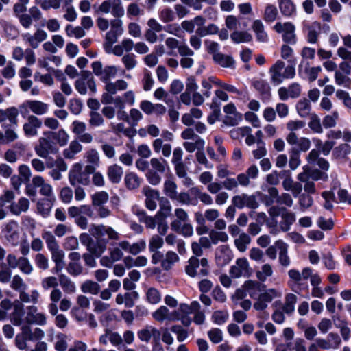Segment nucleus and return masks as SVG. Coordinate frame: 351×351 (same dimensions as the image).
Listing matches in <instances>:
<instances>
[{"instance_id":"obj_1","label":"nucleus","mask_w":351,"mask_h":351,"mask_svg":"<svg viewBox=\"0 0 351 351\" xmlns=\"http://www.w3.org/2000/svg\"><path fill=\"white\" fill-rule=\"evenodd\" d=\"M90 233L97 239L89 245L87 250L96 257H99L106 250L107 241L101 237L106 235L110 240H119L120 234L112 227L104 225L92 224L89 229Z\"/></svg>"},{"instance_id":"obj_2","label":"nucleus","mask_w":351,"mask_h":351,"mask_svg":"<svg viewBox=\"0 0 351 351\" xmlns=\"http://www.w3.org/2000/svg\"><path fill=\"white\" fill-rule=\"evenodd\" d=\"M42 238L45 240L47 249L51 254V259L55 263V267L51 271L53 274L60 273L64 267V252L60 249L55 236L50 231H44Z\"/></svg>"},{"instance_id":"obj_3","label":"nucleus","mask_w":351,"mask_h":351,"mask_svg":"<svg viewBox=\"0 0 351 351\" xmlns=\"http://www.w3.org/2000/svg\"><path fill=\"white\" fill-rule=\"evenodd\" d=\"M175 219L171 222L172 230L184 237H190L193 234V227L190 223L189 217L186 210L177 208L174 210Z\"/></svg>"},{"instance_id":"obj_4","label":"nucleus","mask_w":351,"mask_h":351,"mask_svg":"<svg viewBox=\"0 0 351 351\" xmlns=\"http://www.w3.org/2000/svg\"><path fill=\"white\" fill-rule=\"evenodd\" d=\"M269 74L271 83L277 86L286 79H293L295 75V69L292 65L286 66L283 61L278 60L271 66Z\"/></svg>"},{"instance_id":"obj_5","label":"nucleus","mask_w":351,"mask_h":351,"mask_svg":"<svg viewBox=\"0 0 351 351\" xmlns=\"http://www.w3.org/2000/svg\"><path fill=\"white\" fill-rule=\"evenodd\" d=\"M151 169L146 173L149 184L158 185L161 182L160 174L164 173L169 168L167 162L162 158H152L150 160Z\"/></svg>"},{"instance_id":"obj_6","label":"nucleus","mask_w":351,"mask_h":351,"mask_svg":"<svg viewBox=\"0 0 351 351\" xmlns=\"http://www.w3.org/2000/svg\"><path fill=\"white\" fill-rule=\"evenodd\" d=\"M75 90L79 94L85 95L88 93V89L90 93L95 94L97 92L96 83L92 73L89 71H82L80 76L74 83Z\"/></svg>"},{"instance_id":"obj_7","label":"nucleus","mask_w":351,"mask_h":351,"mask_svg":"<svg viewBox=\"0 0 351 351\" xmlns=\"http://www.w3.org/2000/svg\"><path fill=\"white\" fill-rule=\"evenodd\" d=\"M185 271L191 277L206 276L209 273L207 258H202L199 260L196 256H191L186 265Z\"/></svg>"},{"instance_id":"obj_8","label":"nucleus","mask_w":351,"mask_h":351,"mask_svg":"<svg viewBox=\"0 0 351 351\" xmlns=\"http://www.w3.org/2000/svg\"><path fill=\"white\" fill-rule=\"evenodd\" d=\"M95 8V13L99 14H108L111 12L112 15L115 18H121L125 14V10L122 5L121 0H105L101 5Z\"/></svg>"},{"instance_id":"obj_9","label":"nucleus","mask_w":351,"mask_h":351,"mask_svg":"<svg viewBox=\"0 0 351 351\" xmlns=\"http://www.w3.org/2000/svg\"><path fill=\"white\" fill-rule=\"evenodd\" d=\"M121 247L120 246V242L110 243V246L108 249V256H104L99 260V263L101 266L108 268H111L113 266L114 263L121 260L123 257V252Z\"/></svg>"},{"instance_id":"obj_10","label":"nucleus","mask_w":351,"mask_h":351,"mask_svg":"<svg viewBox=\"0 0 351 351\" xmlns=\"http://www.w3.org/2000/svg\"><path fill=\"white\" fill-rule=\"evenodd\" d=\"M58 150L56 143L49 135L40 138L38 144L35 147L36 154L43 158H47L49 154H56Z\"/></svg>"},{"instance_id":"obj_11","label":"nucleus","mask_w":351,"mask_h":351,"mask_svg":"<svg viewBox=\"0 0 351 351\" xmlns=\"http://www.w3.org/2000/svg\"><path fill=\"white\" fill-rule=\"evenodd\" d=\"M6 261L10 268H19L25 275H30L34 270L29 260L25 256L16 257L14 254H10L7 256Z\"/></svg>"},{"instance_id":"obj_12","label":"nucleus","mask_w":351,"mask_h":351,"mask_svg":"<svg viewBox=\"0 0 351 351\" xmlns=\"http://www.w3.org/2000/svg\"><path fill=\"white\" fill-rule=\"evenodd\" d=\"M274 29L278 34H282V40L291 45L296 43L295 27L291 22H277L274 26Z\"/></svg>"},{"instance_id":"obj_13","label":"nucleus","mask_w":351,"mask_h":351,"mask_svg":"<svg viewBox=\"0 0 351 351\" xmlns=\"http://www.w3.org/2000/svg\"><path fill=\"white\" fill-rule=\"evenodd\" d=\"M109 27L110 28L106 34L104 43H107V45L110 47L117 41L118 38L123 34L124 30L123 27V21L120 18L111 19Z\"/></svg>"},{"instance_id":"obj_14","label":"nucleus","mask_w":351,"mask_h":351,"mask_svg":"<svg viewBox=\"0 0 351 351\" xmlns=\"http://www.w3.org/2000/svg\"><path fill=\"white\" fill-rule=\"evenodd\" d=\"M282 291L276 289H268L261 292L259 298L254 304V308L257 311H263L267 307L268 303L274 299L280 298Z\"/></svg>"},{"instance_id":"obj_15","label":"nucleus","mask_w":351,"mask_h":351,"mask_svg":"<svg viewBox=\"0 0 351 351\" xmlns=\"http://www.w3.org/2000/svg\"><path fill=\"white\" fill-rule=\"evenodd\" d=\"M42 336V330H23L22 332L16 336L15 344L19 350H25L27 341H36Z\"/></svg>"},{"instance_id":"obj_16","label":"nucleus","mask_w":351,"mask_h":351,"mask_svg":"<svg viewBox=\"0 0 351 351\" xmlns=\"http://www.w3.org/2000/svg\"><path fill=\"white\" fill-rule=\"evenodd\" d=\"M69 180L72 186H75L77 184L87 185L89 182V177L82 171V165L80 163L73 165L69 173Z\"/></svg>"},{"instance_id":"obj_17","label":"nucleus","mask_w":351,"mask_h":351,"mask_svg":"<svg viewBox=\"0 0 351 351\" xmlns=\"http://www.w3.org/2000/svg\"><path fill=\"white\" fill-rule=\"evenodd\" d=\"M232 204L239 209L247 207L250 209H256L259 206L256 197L246 193L235 195L232 199Z\"/></svg>"},{"instance_id":"obj_18","label":"nucleus","mask_w":351,"mask_h":351,"mask_svg":"<svg viewBox=\"0 0 351 351\" xmlns=\"http://www.w3.org/2000/svg\"><path fill=\"white\" fill-rule=\"evenodd\" d=\"M4 237L12 245L16 246L19 243L20 232L19 224L15 221H10L5 224L2 230Z\"/></svg>"},{"instance_id":"obj_19","label":"nucleus","mask_w":351,"mask_h":351,"mask_svg":"<svg viewBox=\"0 0 351 351\" xmlns=\"http://www.w3.org/2000/svg\"><path fill=\"white\" fill-rule=\"evenodd\" d=\"M71 317L78 322H86L90 328H96L97 322L93 313H87L84 308L74 306L71 311Z\"/></svg>"},{"instance_id":"obj_20","label":"nucleus","mask_w":351,"mask_h":351,"mask_svg":"<svg viewBox=\"0 0 351 351\" xmlns=\"http://www.w3.org/2000/svg\"><path fill=\"white\" fill-rule=\"evenodd\" d=\"M230 276L233 278L246 277L250 274L249 263L245 258H238L230 269Z\"/></svg>"},{"instance_id":"obj_21","label":"nucleus","mask_w":351,"mask_h":351,"mask_svg":"<svg viewBox=\"0 0 351 351\" xmlns=\"http://www.w3.org/2000/svg\"><path fill=\"white\" fill-rule=\"evenodd\" d=\"M25 320L29 324L44 326L47 323V317L45 314L38 312L36 306H30L27 307Z\"/></svg>"},{"instance_id":"obj_22","label":"nucleus","mask_w":351,"mask_h":351,"mask_svg":"<svg viewBox=\"0 0 351 351\" xmlns=\"http://www.w3.org/2000/svg\"><path fill=\"white\" fill-rule=\"evenodd\" d=\"M42 126V121L35 115H29L27 122L23 124V130L27 137L35 136Z\"/></svg>"},{"instance_id":"obj_23","label":"nucleus","mask_w":351,"mask_h":351,"mask_svg":"<svg viewBox=\"0 0 351 351\" xmlns=\"http://www.w3.org/2000/svg\"><path fill=\"white\" fill-rule=\"evenodd\" d=\"M23 41L28 43L32 49H37L40 44L47 38V34L43 29H37L34 34L25 33L22 35Z\"/></svg>"},{"instance_id":"obj_24","label":"nucleus","mask_w":351,"mask_h":351,"mask_svg":"<svg viewBox=\"0 0 351 351\" xmlns=\"http://www.w3.org/2000/svg\"><path fill=\"white\" fill-rule=\"evenodd\" d=\"M32 184L36 188H40V193L48 197L47 199L55 200L53 188L49 183L45 182L44 178L40 176H36L32 178Z\"/></svg>"},{"instance_id":"obj_25","label":"nucleus","mask_w":351,"mask_h":351,"mask_svg":"<svg viewBox=\"0 0 351 351\" xmlns=\"http://www.w3.org/2000/svg\"><path fill=\"white\" fill-rule=\"evenodd\" d=\"M301 93V87L298 83H292L288 87H280L278 90L279 98L282 101H286L290 98H297Z\"/></svg>"},{"instance_id":"obj_26","label":"nucleus","mask_w":351,"mask_h":351,"mask_svg":"<svg viewBox=\"0 0 351 351\" xmlns=\"http://www.w3.org/2000/svg\"><path fill=\"white\" fill-rule=\"evenodd\" d=\"M19 110L16 107H10L5 110L0 109V123L4 125L8 121L10 125H17Z\"/></svg>"},{"instance_id":"obj_27","label":"nucleus","mask_w":351,"mask_h":351,"mask_svg":"<svg viewBox=\"0 0 351 351\" xmlns=\"http://www.w3.org/2000/svg\"><path fill=\"white\" fill-rule=\"evenodd\" d=\"M243 289L247 295L258 300L261 292L264 291L265 285L258 282L248 280L243 285Z\"/></svg>"},{"instance_id":"obj_28","label":"nucleus","mask_w":351,"mask_h":351,"mask_svg":"<svg viewBox=\"0 0 351 351\" xmlns=\"http://www.w3.org/2000/svg\"><path fill=\"white\" fill-rule=\"evenodd\" d=\"M25 315L24 305L20 301L13 302V311L10 315V322L16 326H19Z\"/></svg>"},{"instance_id":"obj_29","label":"nucleus","mask_w":351,"mask_h":351,"mask_svg":"<svg viewBox=\"0 0 351 351\" xmlns=\"http://www.w3.org/2000/svg\"><path fill=\"white\" fill-rule=\"evenodd\" d=\"M121 249L132 255H137L143 252L146 247V242L141 239L136 243L130 244L128 241H120Z\"/></svg>"},{"instance_id":"obj_30","label":"nucleus","mask_w":351,"mask_h":351,"mask_svg":"<svg viewBox=\"0 0 351 351\" xmlns=\"http://www.w3.org/2000/svg\"><path fill=\"white\" fill-rule=\"evenodd\" d=\"M68 213L71 217L75 218V219L82 215H84L90 219L96 218L93 208L88 205L71 206L68 208Z\"/></svg>"},{"instance_id":"obj_31","label":"nucleus","mask_w":351,"mask_h":351,"mask_svg":"<svg viewBox=\"0 0 351 351\" xmlns=\"http://www.w3.org/2000/svg\"><path fill=\"white\" fill-rule=\"evenodd\" d=\"M316 341L319 347L328 350L337 348L341 343V339L337 334L332 332L328 335L327 339H317Z\"/></svg>"},{"instance_id":"obj_32","label":"nucleus","mask_w":351,"mask_h":351,"mask_svg":"<svg viewBox=\"0 0 351 351\" xmlns=\"http://www.w3.org/2000/svg\"><path fill=\"white\" fill-rule=\"evenodd\" d=\"M138 298V293L135 291L125 292V293H119L116 296V303L119 305L124 304L127 308H132L134 306V302Z\"/></svg>"},{"instance_id":"obj_33","label":"nucleus","mask_w":351,"mask_h":351,"mask_svg":"<svg viewBox=\"0 0 351 351\" xmlns=\"http://www.w3.org/2000/svg\"><path fill=\"white\" fill-rule=\"evenodd\" d=\"M143 193L145 195L146 207L150 210H154L157 206V201L159 199V193L149 187H145Z\"/></svg>"},{"instance_id":"obj_34","label":"nucleus","mask_w":351,"mask_h":351,"mask_svg":"<svg viewBox=\"0 0 351 351\" xmlns=\"http://www.w3.org/2000/svg\"><path fill=\"white\" fill-rule=\"evenodd\" d=\"M282 212L279 227L282 231L287 232L290 230L292 224L295 221V215L287 208L282 209Z\"/></svg>"},{"instance_id":"obj_35","label":"nucleus","mask_w":351,"mask_h":351,"mask_svg":"<svg viewBox=\"0 0 351 351\" xmlns=\"http://www.w3.org/2000/svg\"><path fill=\"white\" fill-rule=\"evenodd\" d=\"M232 258L231 250L227 245H221L216 252V259L218 264L227 265Z\"/></svg>"},{"instance_id":"obj_36","label":"nucleus","mask_w":351,"mask_h":351,"mask_svg":"<svg viewBox=\"0 0 351 351\" xmlns=\"http://www.w3.org/2000/svg\"><path fill=\"white\" fill-rule=\"evenodd\" d=\"M276 246L279 251V263L280 264L287 267L290 265L291 260L288 256V246L282 241H277L276 242Z\"/></svg>"},{"instance_id":"obj_37","label":"nucleus","mask_w":351,"mask_h":351,"mask_svg":"<svg viewBox=\"0 0 351 351\" xmlns=\"http://www.w3.org/2000/svg\"><path fill=\"white\" fill-rule=\"evenodd\" d=\"M174 311L170 312L165 306H160L152 313L154 319L159 322L165 321H173Z\"/></svg>"},{"instance_id":"obj_38","label":"nucleus","mask_w":351,"mask_h":351,"mask_svg":"<svg viewBox=\"0 0 351 351\" xmlns=\"http://www.w3.org/2000/svg\"><path fill=\"white\" fill-rule=\"evenodd\" d=\"M123 173V168L117 164L110 165L108 168V178L109 180L114 184H117L121 182Z\"/></svg>"},{"instance_id":"obj_39","label":"nucleus","mask_w":351,"mask_h":351,"mask_svg":"<svg viewBox=\"0 0 351 351\" xmlns=\"http://www.w3.org/2000/svg\"><path fill=\"white\" fill-rule=\"evenodd\" d=\"M45 135H49L51 136L53 141L60 146L66 145L69 141V134L63 129H60L57 132H45Z\"/></svg>"},{"instance_id":"obj_40","label":"nucleus","mask_w":351,"mask_h":351,"mask_svg":"<svg viewBox=\"0 0 351 351\" xmlns=\"http://www.w3.org/2000/svg\"><path fill=\"white\" fill-rule=\"evenodd\" d=\"M29 110L30 111L38 115L42 116L47 114L49 111V105L39 100H29Z\"/></svg>"},{"instance_id":"obj_41","label":"nucleus","mask_w":351,"mask_h":351,"mask_svg":"<svg viewBox=\"0 0 351 351\" xmlns=\"http://www.w3.org/2000/svg\"><path fill=\"white\" fill-rule=\"evenodd\" d=\"M252 29L256 34L258 41L261 43H266L268 40V36L265 31V27L263 22L261 20L256 19L252 23Z\"/></svg>"},{"instance_id":"obj_42","label":"nucleus","mask_w":351,"mask_h":351,"mask_svg":"<svg viewBox=\"0 0 351 351\" xmlns=\"http://www.w3.org/2000/svg\"><path fill=\"white\" fill-rule=\"evenodd\" d=\"M128 84L124 80H117L115 82H109L105 84L104 89L106 91L114 93V95L118 91L125 90L128 88Z\"/></svg>"},{"instance_id":"obj_43","label":"nucleus","mask_w":351,"mask_h":351,"mask_svg":"<svg viewBox=\"0 0 351 351\" xmlns=\"http://www.w3.org/2000/svg\"><path fill=\"white\" fill-rule=\"evenodd\" d=\"M29 206V202L25 197H21L17 203H12L10 206V212L15 215H19L23 212H26Z\"/></svg>"},{"instance_id":"obj_44","label":"nucleus","mask_w":351,"mask_h":351,"mask_svg":"<svg viewBox=\"0 0 351 351\" xmlns=\"http://www.w3.org/2000/svg\"><path fill=\"white\" fill-rule=\"evenodd\" d=\"M58 280L64 293L72 294L76 291L75 283L65 274L59 275Z\"/></svg>"},{"instance_id":"obj_45","label":"nucleus","mask_w":351,"mask_h":351,"mask_svg":"<svg viewBox=\"0 0 351 351\" xmlns=\"http://www.w3.org/2000/svg\"><path fill=\"white\" fill-rule=\"evenodd\" d=\"M214 62L224 68H234V60L232 57L228 55L221 53H217L213 58Z\"/></svg>"},{"instance_id":"obj_46","label":"nucleus","mask_w":351,"mask_h":351,"mask_svg":"<svg viewBox=\"0 0 351 351\" xmlns=\"http://www.w3.org/2000/svg\"><path fill=\"white\" fill-rule=\"evenodd\" d=\"M298 301V297L293 293H288L285 297V304L280 308L287 315H290L295 311V306Z\"/></svg>"},{"instance_id":"obj_47","label":"nucleus","mask_w":351,"mask_h":351,"mask_svg":"<svg viewBox=\"0 0 351 351\" xmlns=\"http://www.w3.org/2000/svg\"><path fill=\"white\" fill-rule=\"evenodd\" d=\"M125 186L129 190L138 188L141 183V179L133 172L127 173L124 178Z\"/></svg>"},{"instance_id":"obj_48","label":"nucleus","mask_w":351,"mask_h":351,"mask_svg":"<svg viewBox=\"0 0 351 351\" xmlns=\"http://www.w3.org/2000/svg\"><path fill=\"white\" fill-rule=\"evenodd\" d=\"M250 242V237L245 232L241 233L239 235V237L234 239V245L237 250L241 252H244L246 251Z\"/></svg>"},{"instance_id":"obj_49","label":"nucleus","mask_w":351,"mask_h":351,"mask_svg":"<svg viewBox=\"0 0 351 351\" xmlns=\"http://www.w3.org/2000/svg\"><path fill=\"white\" fill-rule=\"evenodd\" d=\"M80 288L83 293L92 295H97L101 289V287L97 282L90 280L84 281Z\"/></svg>"},{"instance_id":"obj_50","label":"nucleus","mask_w":351,"mask_h":351,"mask_svg":"<svg viewBox=\"0 0 351 351\" xmlns=\"http://www.w3.org/2000/svg\"><path fill=\"white\" fill-rule=\"evenodd\" d=\"M279 8L285 16H291L295 12V5L291 0H280Z\"/></svg>"},{"instance_id":"obj_51","label":"nucleus","mask_w":351,"mask_h":351,"mask_svg":"<svg viewBox=\"0 0 351 351\" xmlns=\"http://www.w3.org/2000/svg\"><path fill=\"white\" fill-rule=\"evenodd\" d=\"M82 150V145L77 141H72L68 148L63 152V156L66 158L73 159L75 155Z\"/></svg>"},{"instance_id":"obj_52","label":"nucleus","mask_w":351,"mask_h":351,"mask_svg":"<svg viewBox=\"0 0 351 351\" xmlns=\"http://www.w3.org/2000/svg\"><path fill=\"white\" fill-rule=\"evenodd\" d=\"M303 171L306 172L308 174V177L309 180H322L324 181H326L328 180V174L324 172H321L318 169L311 170L310 167L308 165H305L303 167Z\"/></svg>"},{"instance_id":"obj_53","label":"nucleus","mask_w":351,"mask_h":351,"mask_svg":"<svg viewBox=\"0 0 351 351\" xmlns=\"http://www.w3.org/2000/svg\"><path fill=\"white\" fill-rule=\"evenodd\" d=\"M163 192L166 196L174 201L177 194L178 193L177 191L176 184L171 180H165L163 186Z\"/></svg>"},{"instance_id":"obj_54","label":"nucleus","mask_w":351,"mask_h":351,"mask_svg":"<svg viewBox=\"0 0 351 351\" xmlns=\"http://www.w3.org/2000/svg\"><path fill=\"white\" fill-rule=\"evenodd\" d=\"M158 18L162 23H169L176 19V14L171 8L165 7L158 11Z\"/></svg>"},{"instance_id":"obj_55","label":"nucleus","mask_w":351,"mask_h":351,"mask_svg":"<svg viewBox=\"0 0 351 351\" xmlns=\"http://www.w3.org/2000/svg\"><path fill=\"white\" fill-rule=\"evenodd\" d=\"M117 72L118 68L116 66H106L104 68L100 80L106 84L107 82H110L112 78H114L117 76Z\"/></svg>"},{"instance_id":"obj_56","label":"nucleus","mask_w":351,"mask_h":351,"mask_svg":"<svg viewBox=\"0 0 351 351\" xmlns=\"http://www.w3.org/2000/svg\"><path fill=\"white\" fill-rule=\"evenodd\" d=\"M289 165L291 169L295 170L301 163L300 151L295 147L291 148L289 152Z\"/></svg>"},{"instance_id":"obj_57","label":"nucleus","mask_w":351,"mask_h":351,"mask_svg":"<svg viewBox=\"0 0 351 351\" xmlns=\"http://www.w3.org/2000/svg\"><path fill=\"white\" fill-rule=\"evenodd\" d=\"M174 201H177L178 203L186 206H196L198 203L196 198H192L186 192L178 193Z\"/></svg>"},{"instance_id":"obj_58","label":"nucleus","mask_w":351,"mask_h":351,"mask_svg":"<svg viewBox=\"0 0 351 351\" xmlns=\"http://www.w3.org/2000/svg\"><path fill=\"white\" fill-rule=\"evenodd\" d=\"M230 38L235 43H248L252 39V35L245 31H234Z\"/></svg>"},{"instance_id":"obj_59","label":"nucleus","mask_w":351,"mask_h":351,"mask_svg":"<svg viewBox=\"0 0 351 351\" xmlns=\"http://www.w3.org/2000/svg\"><path fill=\"white\" fill-rule=\"evenodd\" d=\"M178 261L179 256L176 252L173 251H168L162 261V267L165 270H168L171 269L173 265Z\"/></svg>"},{"instance_id":"obj_60","label":"nucleus","mask_w":351,"mask_h":351,"mask_svg":"<svg viewBox=\"0 0 351 351\" xmlns=\"http://www.w3.org/2000/svg\"><path fill=\"white\" fill-rule=\"evenodd\" d=\"M191 315L190 313L182 312L180 306L178 311H174L173 321H180L184 326H189L192 322Z\"/></svg>"},{"instance_id":"obj_61","label":"nucleus","mask_w":351,"mask_h":351,"mask_svg":"<svg viewBox=\"0 0 351 351\" xmlns=\"http://www.w3.org/2000/svg\"><path fill=\"white\" fill-rule=\"evenodd\" d=\"M298 179L302 182H304V191L308 193H315V186L313 181L309 180L308 174L306 172H301L298 175Z\"/></svg>"},{"instance_id":"obj_62","label":"nucleus","mask_w":351,"mask_h":351,"mask_svg":"<svg viewBox=\"0 0 351 351\" xmlns=\"http://www.w3.org/2000/svg\"><path fill=\"white\" fill-rule=\"evenodd\" d=\"M296 108L301 117H306L310 114L311 110V103L306 99L300 100L297 104Z\"/></svg>"},{"instance_id":"obj_63","label":"nucleus","mask_w":351,"mask_h":351,"mask_svg":"<svg viewBox=\"0 0 351 351\" xmlns=\"http://www.w3.org/2000/svg\"><path fill=\"white\" fill-rule=\"evenodd\" d=\"M335 83L339 86H341L347 88H350L351 79L348 77V75H346L340 71H335Z\"/></svg>"},{"instance_id":"obj_64","label":"nucleus","mask_w":351,"mask_h":351,"mask_svg":"<svg viewBox=\"0 0 351 351\" xmlns=\"http://www.w3.org/2000/svg\"><path fill=\"white\" fill-rule=\"evenodd\" d=\"M146 300L152 304H158L161 301V294L156 288L150 287L146 291Z\"/></svg>"}]
</instances>
